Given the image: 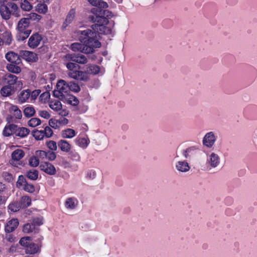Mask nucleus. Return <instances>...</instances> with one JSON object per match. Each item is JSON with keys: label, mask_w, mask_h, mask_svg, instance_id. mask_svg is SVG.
Wrapping results in <instances>:
<instances>
[{"label": "nucleus", "mask_w": 257, "mask_h": 257, "mask_svg": "<svg viewBox=\"0 0 257 257\" xmlns=\"http://www.w3.org/2000/svg\"><path fill=\"white\" fill-rule=\"evenodd\" d=\"M12 14V11L6 5L0 7V14L3 19L6 20H9L11 18Z\"/></svg>", "instance_id": "f3484780"}, {"label": "nucleus", "mask_w": 257, "mask_h": 257, "mask_svg": "<svg viewBox=\"0 0 257 257\" xmlns=\"http://www.w3.org/2000/svg\"><path fill=\"white\" fill-rule=\"evenodd\" d=\"M40 168L42 171L50 175L56 173L55 167L49 162H41Z\"/></svg>", "instance_id": "9d476101"}, {"label": "nucleus", "mask_w": 257, "mask_h": 257, "mask_svg": "<svg viewBox=\"0 0 257 257\" xmlns=\"http://www.w3.org/2000/svg\"><path fill=\"white\" fill-rule=\"evenodd\" d=\"M58 146L63 152H68L71 149L70 145L65 140H60L58 143Z\"/></svg>", "instance_id": "7c9ffc66"}, {"label": "nucleus", "mask_w": 257, "mask_h": 257, "mask_svg": "<svg viewBox=\"0 0 257 257\" xmlns=\"http://www.w3.org/2000/svg\"><path fill=\"white\" fill-rule=\"evenodd\" d=\"M15 92L14 86L6 85L1 89V94L3 96L7 97L14 93Z\"/></svg>", "instance_id": "dca6fc26"}, {"label": "nucleus", "mask_w": 257, "mask_h": 257, "mask_svg": "<svg viewBox=\"0 0 257 257\" xmlns=\"http://www.w3.org/2000/svg\"><path fill=\"white\" fill-rule=\"evenodd\" d=\"M22 208H26L31 204V199L28 196H23L19 201Z\"/></svg>", "instance_id": "bb28decb"}, {"label": "nucleus", "mask_w": 257, "mask_h": 257, "mask_svg": "<svg viewBox=\"0 0 257 257\" xmlns=\"http://www.w3.org/2000/svg\"><path fill=\"white\" fill-rule=\"evenodd\" d=\"M65 61H73L80 64H85L88 62L87 58L83 54L80 53H68L64 57Z\"/></svg>", "instance_id": "39448f33"}, {"label": "nucleus", "mask_w": 257, "mask_h": 257, "mask_svg": "<svg viewBox=\"0 0 257 257\" xmlns=\"http://www.w3.org/2000/svg\"><path fill=\"white\" fill-rule=\"evenodd\" d=\"M30 131L26 127H20L17 126L16 132H15V135L20 138H25L29 134Z\"/></svg>", "instance_id": "a878e982"}, {"label": "nucleus", "mask_w": 257, "mask_h": 257, "mask_svg": "<svg viewBox=\"0 0 257 257\" xmlns=\"http://www.w3.org/2000/svg\"><path fill=\"white\" fill-rule=\"evenodd\" d=\"M90 141L88 138H79L75 140V143L77 145L82 148H86Z\"/></svg>", "instance_id": "c756f323"}, {"label": "nucleus", "mask_w": 257, "mask_h": 257, "mask_svg": "<svg viewBox=\"0 0 257 257\" xmlns=\"http://www.w3.org/2000/svg\"><path fill=\"white\" fill-rule=\"evenodd\" d=\"M99 14L102 15L104 18L105 19H108L111 18L113 16L112 13L107 10H100Z\"/></svg>", "instance_id": "49530a36"}, {"label": "nucleus", "mask_w": 257, "mask_h": 257, "mask_svg": "<svg viewBox=\"0 0 257 257\" xmlns=\"http://www.w3.org/2000/svg\"><path fill=\"white\" fill-rule=\"evenodd\" d=\"M89 3L92 6L101 9L107 8V3L103 0H88Z\"/></svg>", "instance_id": "6ab92c4d"}, {"label": "nucleus", "mask_w": 257, "mask_h": 257, "mask_svg": "<svg viewBox=\"0 0 257 257\" xmlns=\"http://www.w3.org/2000/svg\"><path fill=\"white\" fill-rule=\"evenodd\" d=\"M59 124L66 125L68 123V120L64 117H61L57 120Z\"/></svg>", "instance_id": "774afa93"}, {"label": "nucleus", "mask_w": 257, "mask_h": 257, "mask_svg": "<svg viewBox=\"0 0 257 257\" xmlns=\"http://www.w3.org/2000/svg\"><path fill=\"white\" fill-rule=\"evenodd\" d=\"M210 161H218L219 159L218 155L212 152L209 155Z\"/></svg>", "instance_id": "69168bd1"}, {"label": "nucleus", "mask_w": 257, "mask_h": 257, "mask_svg": "<svg viewBox=\"0 0 257 257\" xmlns=\"http://www.w3.org/2000/svg\"><path fill=\"white\" fill-rule=\"evenodd\" d=\"M79 40L82 43H74L70 48L73 51H79L85 54L92 53L95 49L100 47L101 43L96 39V34L90 29L78 32Z\"/></svg>", "instance_id": "f257e3e1"}, {"label": "nucleus", "mask_w": 257, "mask_h": 257, "mask_svg": "<svg viewBox=\"0 0 257 257\" xmlns=\"http://www.w3.org/2000/svg\"><path fill=\"white\" fill-rule=\"evenodd\" d=\"M47 146L52 151H56L57 149V144L55 141H50L47 143Z\"/></svg>", "instance_id": "864d4df0"}, {"label": "nucleus", "mask_w": 257, "mask_h": 257, "mask_svg": "<svg viewBox=\"0 0 257 257\" xmlns=\"http://www.w3.org/2000/svg\"><path fill=\"white\" fill-rule=\"evenodd\" d=\"M16 38L18 41H23L30 35L31 30L30 29V22L27 18H22L17 25Z\"/></svg>", "instance_id": "7ed1b4c3"}, {"label": "nucleus", "mask_w": 257, "mask_h": 257, "mask_svg": "<svg viewBox=\"0 0 257 257\" xmlns=\"http://www.w3.org/2000/svg\"><path fill=\"white\" fill-rule=\"evenodd\" d=\"M75 15V10L72 9L69 12L67 15L65 22L63 23V26L66 27L68 24H70L73 20Z\"/></svg>", "instance_id": "c85d7f7f"}, {"label": "nucleus", "mask_w": 257, "mask_h": 257, "mask_svg": "<svg viewBox=\"0 0 257 257\" xmlns=\"http://www.w3.org/2000/svg\"><path fill=\"white\" fill-rule=\"evenodd\" d=\"M39 231V228L35 227L32 222L31 223L26 224L23 227V231L27 233H29L33 231H34L35 233H38Z\"/></svg>", "instance_id": "cd10ccee"}, {"label": "nucleus", "mask_w": 257, "mask_h": 257, "mask_svg": "<svg viewBox=\"0 0 257 257\" xmlns=\"http://www.w3.org/2000/svg\"><path fill=\"white\" fill-rule=\"evenodd\" d=\"M96 176V172L93 169L88 170L87 172L86 177L89 180H93Z\"/></svg>", "instance_id": "8fccbe9b"}, {"label": "nucleus", "mask_w": 257, "mask_h": 257, "mask_svg": "<svg viewBox=\"0 0 257 257\" xmlns=\"http://www.w3.org/2000/svg\"><path fill=\"white\" fill-rule=\"evenodd\" d=\"M17 79V77L12 74H7L5 76V81L7 85H14V83H16V80Z\"/></svg>", "instance_id": "473e14b6"}, {"label": "nucleus", "mask_w": 257, "mask_h": 257, "mask_svg": "<svg viewBox=\"0 0 257 257\" xmlns=\"http://www.w3.org/2000/svg\"><path fill=\"white\" fill-rule=\"evenodd\" d=\"M44 135L47 138H50L53 135V131L49 126H46L43 130Z\"/></svg>", "instance_id": "6e6d98bb"}, {"label": "nucleus", "mask_w": 257, "mask_h": 257, "mask_svg": "<svg viewBox=\"0 0 257 257\" xmlns=\"http://www.w3.org/2000/svg\"><path fill=\"white\" fill-rule=\"evenodd\" d=\"M68 102L73 106H76L79 103V100L76 97L69 95L67 98Z\"/></svg>", "instance_id": "a18cd8bd"}, {"label": "nucleus", "mask_w": 257, "mask_h": 257, "mask_svg": "<svg viewBox=\"0 0 257 257\" xmlns=\"http://www.w3.org/2000/svg\"><path fill=\"white\" fill-rule=\"evenodd\" d=\"M50 96V93L48 91H46L44 93H43L41 95L40 97L42 99H45L46 100L48 99Z\"/></svg>", "instance_id": "338daca9"}, {"label": "nucleus", "mask_w": 257, "mask_h": 257, "mask_svg": "<svg viewBox=\"0 0 257 257\" xmlns=\"http://www.w3.org/2000/svg\"><path fill=\"white\" fill-rule=\"evenodd\" d=\"M33 136L37 140H42L45 137L43 130H35L33 131Z\"/></svg>", "instance_id": "37998d69"}, {"label": "nucleus", "mask_w": 257, "mask_h": 257, "mask_svg": "<svg viewBox=\"0 0 257 257\" xmlns=\"http://www.w3.org/2000/svg\"><path fill=\"white\" fill-rule=\"evenodd\" d=\"M57 88L66 95L69 91L68 82L64 80H59L57 84Z\"/></svg>", "instance_id": "aec40b11"}, {"label": "nucleus", "mask_w": 257, "mask_h": 257, "mask_svg": "<svg viewBox=\"0 0 257 257\" xmlns=\"http://www.w3.org/2000/svg\"><path fill=\"white\" fill-rule=\"evenodd\" d=\"M35 227L39 226L43 224V219L41 217H36L33 219L32 222Z\"/></svg>", "instance_id": "4d7b16f0"}, {"label": "nucleus", "mask_w": 257, "mask_h": 257, "mask_svg": "<svg viewBox=\"0 0 257 257\" xmlns=\"http://www.w3.org/2000/svg\"><path fill=\"white\" fill-rule=\"evenodd\" d=\"M39 250V247L38 244L31 242L25 248V251L28 254H35Z\"/></svg>", "instance_id": "412c9836"}, {"label": "nucleus", "mask_w": 257, "mask_h": 257, "mask_svg": "<svg viewBox=\"0 0 257 257\" xmlns=\"http://www.w3.org/2000/svg\"><path fill=\"white\" fill-rule=\"evenodd\" d=\"M10 111L17 119H20L22 117V112L17 105H12L10 107Z\"/></svg>", "instance_id": "393cba45"}, {"label": "nucleus", "mask_w": 257, "mask_h": 257, "mask_svg": "<svg viewBox=\"0 0 257 257\" xmlns=\"http://www.w3.org/2000/svg\"><path fill=\"white\" fill-rule=\"evenodd\" d=\"M47 4L38 3L37 6H36V11L40 14H46L48 11V8Z\"/></svg>", "instance_id": "72a5a7b5"}, {"label": "nucleus", "mask_w": 257, "mask_h": 257, "mask_svg": "<svg viewBox=\"0 0 257 257\" xmlns=\"http://www.w3.org/2000/svg\"><path fill=\"white\" fill-rule=\"evenodd\" d=\"M33 158L35 161H39L40 159H47L49 161H54L56 158V154L52 151L45 152L44 151H37L35 156L31 158L30 161H33Z\"/></svg>", "instance_id": "423d86ee"}, {"label": "nucleus", "mask_w": 257, "mask_h": 257, "mask_svg": "<svg viewBox=\"0 0 257 257\" xmlns=\"http://www.w3.org/2000/svg\"><path fill=\"white\" fill-rule=\"evenodd\" d=\"M24 152L21 149H16L12 153L13 161H20L25 156Z\"/></svg>", "instance_id": "4be33fe9"}, {"label": "nucleus", "mask_w": 257, "mask_h": 257, "mask_svg": "<svg viewBox=\"0 0 257 257\" xmlns=\"http://www.w3.org/2000/svg\"><path fill=\"white\" fill-rule=\"evenodd\" d=\"M15 90L17 89H21L23 87V82L21 80H16V83H14Z\"/></svg>", "instance_id": "e2e57ef3"}, {"label": "nucleus", "mask_w": 257, "mask_h": 257, "mask_svg": "<svg viewBox=\"0 0 257 257\" xmlns=\"http://www.w3.org/2000/svg\"><path fill=\"white\" fill-rule=\"evenodd\" d=\"M5 5L9 9H10L12 13L16 12L18 9L17 5L13 2L7 3Z\"/></svg>", "instance_id": "de8ad7c7"}, {"label": "nucleus", "mask_w": 257, "mask_h": 257, "mask_svg": "<svg viewBox=\"0 0 257 257\" xmlns=\"http://www.w3.org/2000/svg\"><path fill=\"white\" fill-rule=\"evenodd\" d=\"M53 95L60 99H63L65 98V94L59 89L53 91Z\"/></svg>", "instance_id": "3c124183"}, {"label": "nucleus", "mask_w": 257, "mask_h": 257, "mask_svg": "<svg viewBox=\"0 0 257 257\" xmlns=\"http://www.w3.org/2000/svg\"><path fill=\"white\" fill-rule=\"evenodd\" d=\"M3 177L9 182H10L13 180V176L8 172H4L3 174Z\"/></svg>", "instance_id": "bf43d9fd"}, {"label": "nucleus", "mask_w": 257, "mask_h": 257, "mask_svg": "<svg viewBox=\"0 0 257 257\" xmlns=\"http://www.w3.org/2000/svg\"><path fill=\"white\" fill-rule=\"evenodd\" d=\"M88 21L94 23L91 26V30L92 33H95L96 39L99 34H107L109 33V29L106 27L109 22L108 20L99 14L98 15L89 16Z\"/></svg>", "instance_id": "f03ea898"}, {"label": "nucleus", "mask_w": 257, "mask_h": 257, "mask_svg": "<svg viewBox=\"0 0 257 257\" xmlns=\"http://www.w3.org/2000/svg\"><path fill=\"white\" fill-rule=\"evenodd\" d=\"M67 74L69 77L75 80L87 81L89 79V77L85 72L76 69L68 71Z\"/></svg>", "instance_id": "6e6552de"}, {"label": "nucleus", "mask_w": 257, "mask_h": 257, "mask_svg": "<svg viewBox=\"0 0 257 257\" xmlns=\"http://www.w3.org/2000/svg\"><path fill=\"white\" fill-rule=\"evenodd\" d=\"M183 155L188 160H201L206 156V153L197 146L188 147L183 152Z\"/></svg>", "instance_id": "20e7f679"}, {"label": "nucleus", "mask_w": 257, "mask_h": 257, "mask_svg": "<svg viewBox=\"0 0 257 257\" xmlns=\"http://www.w3.org/2000/svg\"><path fill=\"white\" fill-rule=\"evenodd\" d=\"M40 92H41V90H39V89L34 90L32 92L31 91L30 96H31V99L32 100L35 99L37 97V96L39 95Z\"/></svg>", "instance_id": "052dcab7"}, {"label": "nucleus", "mask_w": 257, "mask_h": 257, "mask_svg": "<svg viewBox=\"0 0 257 257\" xmlns=\"http://www.w3.org/2000/svg\"><path fill=\"white\" fill-rule=\"evenodd\" d=\"M71 159L74 161H77L80 159L79 154L75 151H72L70 153Z\"/></svg>", "instance_id": "0e129e2a"}, {"label": "nucleus", "mask_w": 257, "mask_h": 257, "mask_svg": "<svg viewBox=\"0 0 257 257\" xmlns=\"http://www.w3.org/2000/svg\"><path fill=\"white\" fill-rule=\"evenodd\" d=\"M27 18L29 20V21L30 20L33 21H39L41 19V16L36 13H31L28 15V17Z\"/></svg>", "instance_id": "09e8293b"}, {"label": "nucleus", "mask_w": 257, "mask_h": 257, "mask_svg": "<svg viewBox=\"0 0 257 257\" xmlns=\"http://www.w3.org/2000/svg\"><path fill=\"white\" fill-rule=\"evenodd\" d=\"M24 114L26 117H30L33 116L35 113V110L32 106L26 107L24 109Z\"/></svg>", "instance_id": "c9c22d12"}, {"label": "nucleus", "mask_w": 257, "mask_h": 257, "mask_svg": "<svg viewBox=\"0 0 257 257\" xmlns=\"http://www.w3.org/2000/svg\"><path fill=\"white\" fill-rule=\"evenodd\" d=\"M17 64H14L13 63L9 64L7 66V69L9 72L19 73L21 72V68L16 65Z\"/></svg>", "instance_id": "ea45409f"}, {"label": "nucleus", "mask_w": 257, "mask_h": 257, "mask_svg": "<svg viewBox=\"0 0 257 257\" xmlns=\"http://www.w3.org/2000/svg\"><path fill=\"white\" fill-rule=\"evenodd\" d=\"M217 140V136L214 132H209L205 134L202 139V144L208 148H212Z\"/></svg>", "instance_id": "0eeeda50"}, {"label": "nucleus", "mask_w": 257, "mask_h": 257, "mask_svg": "<svg viewBox=\"0 0 257 257\" xmlns=\"http://www.w3.org/2000/svg\"><path fill=\"white\" fill-rule=\"evenodd\" d=\"M19 225V221L17 218H13L10 220L5 226L6 232L10 233L14 231Z\"/></svg>", "instance_id": "4468645a"}, {"label": "nucleus", "mask_w": 257, "mask_h": 257, "mask_svg": "<svg viewBox=\"0 0 257 257\" xmlns=\"http://www.w3.org/2000/svg\"><path fill=\"white\" fill-rule=\"evenodd\" d=\"M200 165L201 169L204 170H211L212 169L218 167L221 168L222 165L219 164V162H201Z\"/></svg>", "instance_id": "f8f14e48"}, {"label": "nucleus", "mask_w": 257, "mask_h": 257, "mask_svg": "<svg viewBox=\"0 0 257 257\" xmlns=\"http://www.w3.org/2000/svg\"><path fill=\"white\" fill-rule=\"evenodd\" d=\"M41 123V120L36 117H33L31 118L28 122V124L31 127H36Z\"/></svg>", "instance_id": "79ce46f5"}, {"label": "nucleus", "mask_w": 257, "mask_h": 257, "mask_svg": "<svg viewBox=\"0 0 257 257\" xmlns=\"http://www.w3.org/2000/svg\"><path fill=\"white\" fill-rule=\"evenodd\" d=\"M68 85L69 86V90H71L75 92H78L80 91V87L79 85L75 82L70 81L68 82Z\"/></svg>", "instance_id": "4c0bfd02"}, {"label": "nucleus", "mask_w": 257, "mask_h": 257, "mask_svg": "<svg viewBox=\"0 0 257 257\" xmlns=\"http://www.w3.org/2000/svg\"><path fill=\"white\" fill-rule=\"evenodd\" d=\"M21 8L25 11H30L32 9V6L27 0H21Z\"/></svg>", "instance_id": "e433bc0d"}, {"label": "nucleus", "mask_w": 257, "mask_h": 257, "mask_svg": "<svg viewBox=\"0 0 257 257\" xmlns=\"http://www.w3.org/2000/svg\"><path fill=\"white\" fill-rule=\"evenodd\" d=\"M66 66L68 70V71H72L75 70L76 67L78 66L76 63L69 61L68 63L66 64Z\"/></svg>", "instance_id": "13d9d810"}, {"label": "nucleus", "mask_w": 257, "mask_h": 257, "mask_svg": "<svg viewBox=\"0 0 257 257\" xmlns=\"http://www.w3.org/2000/svg\"><path fill=\"white\" fill-rule=\"evenodd\" d=\"M175 167L176 169L181 172H186L190 169L187 162H177Z\"/></svg>", "instance_id": "a211bd4d"}, {"label": "nucleus", "mask_w": 257, "mask_h": 257, "mask_svg": "<svg viewBox=\"0 0 257 257\" xmlns=\"http://www.w3.org/2000/svg\"><path fill=\"white\" fill-rule=\"evenodd\" d=\"M20 57V54L18 55L13 52H9L5 55L6 59L8 61L15 64H19L21 62Z\"/></svg>", "instance_id": "ddd939ff"}, {"label": "nucleus", "mask_w": 257, "mask_h": 257, "mask_svg": "<svg viewBox=\"0 0 257 257\" xmlns=\"http://www.w3.org/2000/svg\"><path fill=\"white\" fill-rule=\"evenodd\" d=\"M24 189L29 193H33L35 191L34 186L32 184H28V183H26L24 184Z\"/></svg>", "instance_id": "603ef678"}, {"label": "nucleus", "mask_w": 257, "mask_h": 257, "mask_svg": "<svg viewBox=\"0 0 257 257\" xmlns=\"http://www.w3.org/2000/svg\"><path fill=\"white\" fill-rule=\"evenodd\" d=\"M49 107L54 110L58 111L61 109L62 104L58 100H52L49 102Z\"/></svg>", "instance_id": "2f4dec72"}, {"label": "nucleus", "mask_w": 257, "mask_h": 257, "mask_svg": "<svg viewBox=\"0 0 257 257\" xmlns=\"http://www.w3.org/2000/svg\"><path fill=\"white\" fill-rule=\"evenodd\" d=\"M38 113L40 116L46 119H49L51 116L50 113L46 110H40Z\"/></svg>", "instance_id": "5fc2aeb1"}, {"label": "nucleus", "mask_w": 257, "mask_h": 257, "mask_svg": "<svg viewBox=\"0 0 257 257\" xmlns=\"http://www.w3.org/2000/svg\"><path fill=\"white\" fill-rule=\"evenodd\" d=\"M20 56L28 62H36L38 60L37 55L29 51H21L20 52Z\"/></svg>", "instance_id": "1a4fd4ad"}, {"label": "nucleus", "mask_w": 257, "mask_h": 257, "mask_svg": "<svg viewBox=\"0 0 257 257\" xmlns=\"http://www.w3.org/2000/svg\"><path fill=\"white\" fill-rule=\"evenodd\" d=\"M42 40L41 36L37 33L33 34L29 39L28 45L31 48L37 47Z\"/></svg>", "instance_id": "9b49d317"}, {"label": "nucleus", "mask_w": 257, "mask_h": 257, "mask_svg": "<svg viewBox=\"0 0 257 257\" xmlns=\"http://www.w3.org/2000/svg\"><path fill=\"white\" fill-rule=\"evenodd\" d=\"M100 68L98 66L96 65H90L86 67L84 72L92 75H96L99 72Z\"/></svg>", "instance_id": "5701e85b"}, {"label": "nucleus", "mask_w": 257, "mask_h": 257, "mask_svg": "<svg viewBox=\"0 0 257 257\" xmlns=\"http://www.w3.org/2000/svg\"><path fill=\"white\" fill-rule=\"evenodd\" d=\"M12 134H13L12 133V132H11V131H10V129L9 128V126L8 125L6 126L3 131L4 136H5L6 137H9V136H11Z\"/></svg>", "instance_id": "680f3d73"}, {"label": "nucleus", "mask_w": 257, "mask_h": 257, "mask_svg": "<svg viewBox=\"0 0 257 257\" xmlns=\"http://www.w3.org/2000/svg\"><path fill=\"white\" fill-rule=\"evenodd\" d=\"M31 237L27 236V237H22L20 239V240L19 241V243L22 246H25V247L26 248L27 246H28V245L29 244V243H31Z\"/></svg>", "instance_id": "c03bdc74"}, {"label": "nucleus", "mask_w": 257, "mask_h": 257, "mask_svg": "<svg viewBox=\"0 0 257 257\" xmlns=\"http://www.w3.org/2000/svg\"><path fill=\"white\" fill-rule=\"evenodd\" d=\"M75 135V131L72 128H67L62 132V136L64 138H72Z\"/></svg>", "instance_id": "f704fd0d"}, {"label": "nucleus", "mask_w": 257, "mask_h": 257, "mask_svg": "<svg viewBox=\"0 0 257 257\" xmlns=\"http://www.w3.org/2000/svg\"><path fill=\"white\" fill-rule=\"evenodd\" d=\"M31 90L30 89L24 90L18 95V101L20 103L26 102L30 97Z\"/></svg>", "instance_id": "2eb2a0df"}, {"label": "nucleus", "mask_w": 257, "mask_h": 257, "mask_svg": "<svg viewBox=\"0 0 257 257\" xmlns=\"http://www.w3.org/2000/svg\"><path fill=\"white\" fill-rule=\"evenodd\" d=\"M78 203L77 199L74 197H70L67 199L65 203V207L68 209H74Z\"/></svg>", "instance_id": "b1692460"}, {"label": "nucleus", "mask_w": 257, "mask_h": 257, "mask_svg": "<svg viewBox=\"0 0 257 257\" xmlns=\"http://www.w3.org/2000/svg\"><path fill=\"white\" fill-rule=\"evenodd\" d=\"M8 208L12 211L16 212L22 208L19 202H14L9 204Z\"/></svg>", "instance_id": "a19ab883"}, {"label": "nucleus", "mask_w": 257, "mask_h": 257, "mask_svg": "<svg viewBox=\"0 0 257 257\" xmlns=\"http://www.w3.org/2000/svg\"><path fill=\"white\" fill-rule=\"evenodd\" d=\"M27 177L32 180H36L38 177V172L36 170L32 169L27 173Z\"/></svg>", "instance_id": "58836bf2"}]
</instances>
